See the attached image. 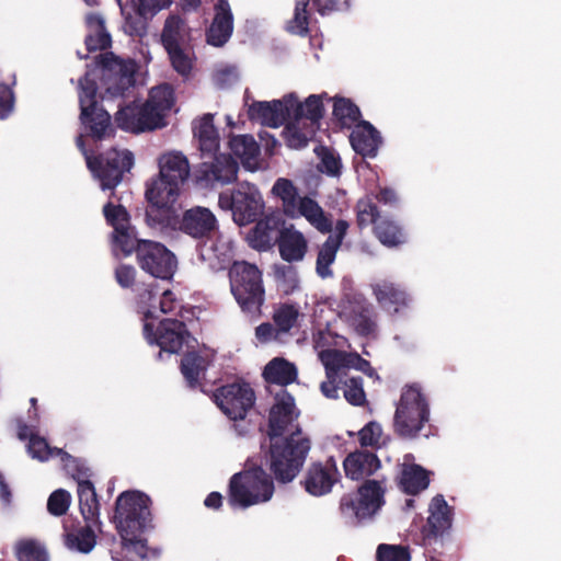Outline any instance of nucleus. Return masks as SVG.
I'll list each match as a JSON object with an SVG mask.
<instances>
[{
    "label": "nucleus",
    "mask_w": 561,
    "mask_h": 561,
    "mask_svg": "<svg viewBox=\"0 0 561 561\" xmlns=\"http://www.w3.org/2000/svg\"><path fill=\"white\" fill-rule=\"evenodd\" d=\"M136 259L139 267L156 278L170 279L176 270L175 255L157 241H142Z\"/></svg>",
    "instance_id": "nucleus-18"
},
{
    "label": "nucleus",
    "mask_w": 561,
    "mask_h": 561,
    "mask_svg": "<svg viewBox=\"0 0 561 561\" xmlns=\"http://www.w3.org/2000/svg\"><path fill=\"white\" fill-rule=\"evenodd\" d=\"M174 105V92L164 83L150 90L141 105L135 103L119 107L115 114L116 125L134 134L154 130L167 125L165 117Z\"/></svg>",
    "instance_id": "nucleus-4"
},
{
    "label": "nucleus",
    "mask_w": 561,
    "mask_h": 561,
    "mask_svg": "<svg viewBox=\"0 0 561 561\" xmlns=\"http://www.w3.org/2000/svg\"><path fill=\"white\" fill-rule=\"evenodd\" d=\"M340 247L341 245H339V240H327L320 247L316 262V271L321 278H328L332 276L333 273L330 266L335 261L336 252Z\"/></svg>",
    "instance_id": "nucleus-45"
},
{
    "label": "nucleus",
    "mask_w": 561,
    "mask_h": 561,
    "mask_svg": "<svg viewBox=\"0 0 561 561\" xmlns=\"http://www.w3.org/2000/svg\"><path fill=\"white\" fill-rule=\"evenodd\" d=\"M381 426L377 422L367 423L358 433L362 446H377L381 437Z\"/></svg>",
    "instance_id": "nucleus-59"
},
{
    "label": "nucleus",
    "mask_w": 561,
    "mask_h": 561,
    "mask_svg": "<svg viewBox=\"0 0 561 561\" xmlns=\"http://www.w3.org/2000/svg\"><path fill=\"white\" fill-rule=\"evenodd\" d=\"M160 310L163 313H172L180 306L175 295L171 290H164L159 300Z\"/></svg>",
    "instance_id": "nucleus-62"
},
{
    "label": "nucleus",
    "mask_w": 561,
    "mask_h": 561,
    "mask_svg": "<svg viewBox=\"0 0 561 561\" xmlns=\"http://www.w3.org/2000/svg\"><path fill=\"white\" fill-rule=\"evenodd\" d=\"M238 161L230 154H216L214 161L204 163V176L211 182L228 184L237 180Z\"/></svg>",
    "instance_id": "nucleus-33"
},
{
    "label": "nucleus",
    "mask_w": 561,
    "mask_h": 561,
    "mask_svg": "<svg viewBox=\"0 0 561 561\" xmlns=\"http://www.w3.org/2000/svg\"><path fill=\"white\" fill-rule=\"evenodd\" d=\"M134 164V154L129 150L112 148L95 157H88V169L100 181L103 191L114 188L122 182L123 176Z\"/></svg>",
    "instance_id": "nucleus-13"
},
{
    "label": "nucleus",
    "mask_w": 561,
    "mask_h": 561,
    "mask_svg": "<svg viewBox=\"0 0 561 561\" xmlns=\"http://www.w3.org/2000/svg\"><path fill=\"white\" fill-rule=\"evenodd\" d=\"M340 479V471L333 457L325 462H312L305 474L301 484L306 492L312 496H322L331 492L333 485Z\"/></svg>",
    "instance_id": "nucleus-22"
},
{
    "label": "nucleus",
    "mask_w": 561,
    "mask_h": 561,
    "mask_svg": "<svg viewBox=\"0 0 561 561\" xmlns=\"http://www.w3.org/2000/svg\"><path fill=\"white\" fill-rule=\"evenodd\" d=\"M356 222L360 229L373 226L374 236L387 248H397L407 242L403 227L388 217H382L377 204L368 196L356 204Z\"/></svg>",
    "instance_id": "nucleus-12"
},
{
    "label": "nucleus",
    "mask_w": 561,
    "mask_h": 561,
    "mask_svg": "<svg viewBox=\"0 0 561 561\" xmlns=\"http://www.w3.org/2000/svg\"><path fill=\"white\" fill-rule=\"evenodd\" d=\"M280 257L288 262H300L308 251V242L305 236L293 228L283 229L277 238Z\"/></svg>",
    "instance_id": "nucleus-32"
},
{
    "label": "nucleus",
    "mask_w": 561,
    "mask_h": 561,
    "mask_svg": "<svg viewBox=\"0 0 561 561\" xmlns=\"http://www.w3.org/2000/svg\"><path fill=\"white\" fill-rule=\"evenodd\" d=\"M380 466L381 463L377 455L368 450L351 453L343 461L345 476L352 480L366 479L373 476Z\"/></svg>",
    "instance_id": "nucleus-30"
},
{
    "label": "nucleus",
    "mask_w": 561,
    "mask_h": 561,
    "mask_svg": "<svg viewBox=\"0 0 561 561\" xmlns=\"http://www.w3.org/2000/svg\"><path fill=\"white\" fill-rule=\"evenodd\" d=\"M430 420L426 398L416 385L407 386L394 413V428L400 437H415Z\"/></svg>",
    "instance_id": "nucleus-10"
},
{
    "label": "nucleus",
    "mask_w": 561,
    "mask_h": 561,
    "mask_svg": "<svg viewBox=\"0 0 561 561\" xmlns=\"http://www.w3.org/2000/svg\"><path fill=\"white\" fill-rule=\"evenodd\" d=\"M137 271L130 264L121 263L115 267L114 277L116 283L124 289H130L136 284Z\"/></svg>",
    "instance_id": "nucleus-58"
},
{
    "label": "nucleus",
    "mask_w": 561,
    "mask_h": 561,
    "mask_svg": "<svg viewBox=\"0 0 561 561\" xmlns=\"http://www.w3.org/2000/svg\"><path fill=\"white\" fill-rule=\"evenodd\" d=\"M159 176L146 190L149 206L148 225L173 226L176 224V202L180 188L190 175V163L181 152H169L159 159Z\"/></svg>",
    "instance_id": "nucleus-1"
},
{
    "label": "nucleus",
    "mask_w": 561,
    "mask_h": 561,
    "mask_svg": "<svg viewBox=\"0 0 561 561\" xmlns=\"http://www.w3.org/2000/svg\"><path fill=\"white\" fill-rule=\"evenodd\" d=\"M70 503V493L64 489H58L49 495L47 511L54 516H62L67 513Z\"/></svg>",
    "instance_id": "nucleus-54"
},
{
    "label": "nucleus",
    "mask_w": 561,
    "mask_h": 561,
    "mask_svg": "<svg viewBox=\"0 0 561 561\" xmlns=\"http://www.w3.org/2000/svg\"><path fill=\"white\" fill-rule=\"evenodd\" d=\"M428 474L420 465H403L399 479L400 489L409 495H416L428 488Z\"/></svg>",
    "instance_id": "nucleus-35"
},
{
    "label": "nucleus",
    "mask_w": 561,
    "mask_h": 561,
    "mask_svg": "<svg viewBox=\"0 0 561 561\" xmlns=\"http://www.w3.org/2000/svg\"><path fill=\"white\" fill-rule=\"evenodd\" d=\"M340 377L333 376L332 378H327L325 381H322L320 385V390L322 394L328 399H337L339 398V379Z\"/></svg>",
    "instance_id": "nucleus-63"
},
{
    "label": "nucleus",
    "mask_w": 561,
    "mask_h": 561,
    "mask_svg": "<svg viewBox=\"0 0 561 561\" xmlns=\"http://www.w3.org/2000/svg\"><path fill=\"white\" fill-rule=\"evenodd\" d=\"M230 290L242 312L259 317L265 302L262 271L247 261H234L228 271Z\"/></svg>",
    "instance_id": "nucleus-6"
},
{
    "label": "nucleus",
    "mask_w": 561,
    "mask_h": 561,
    "mask_svg": "<svg viewBox=\"0 0 561 561\" xmlns=\"http://www.w3.org/2000/svg\"><path fill=\"white\" fill-rule=\"evenodd\" d=\"M15 554L18 561H48V554L45 548L33 539H25L18 542Z\"/></svg>",
    "instance_id": "nucleus-48"
},
{
    "label": "nucleus",
    "mask_w": 561,
    "mask_h": 561,
    "mask_svg": "<svg viewBox=\"0 0 561 561\" xmlns=\"http://www.w3.org/2000/svg\"><path fill=\"white\" fill-rule=\"evenodd\" d=\"M208 366V359L195 351L183 355L180 369L188 388H201L204 391L202 379L205 377Z\"/></svg>",
    "instance_id": "nucleus-34"
},
{
    "label": "nucleus",
    "mask_w": 561,
    "mask_h": 561,
    "mask_svg": "<svg viewBox=\"0 0 561 561\" xmlns=\"http://www.w3.org/2000/svg\"><path fill=\"white\" fill-rule=\"evenodd\" d=\"M173 69L181 76L187 77L193 68V62L184 47L167 49Z\"/></svg>",
    "instance_id": "nucleus-53"
},
{
    "label": "nucleus",
    "mask_w": 561,
    "mask_h": 561,
    "mask_svg": "<svg viewBox=\"0 0 561 561\" xmlns=\"http://www.w3.org/2000/svg\"><path fill=\"white\" fill-rule=\"evenodd\" d=\"M214 400L218 408L233 421L245 419L255 403V393L248 382H232L217 388Z\"/></svg>",
    "instance_id": "nucleus-17"
},
{
    "label": "nucleus",
    "mask_w": 561,
    "mask_h": 561,
    "mask_svg": "<svg viewBox=\"0 0 561 561\" xmlns=\"http://www.w3.org/2000/svg\"><path fill=\"white\" fill-rule=\"evenodd\" d=\"M348 357L350 354L343 352H328L325 358L323 359L327 378H332L333 376L341 377L342 375H346L344 370L347 369V365L351 363Z\"/></svg>",
    "instance_id": "nucleus-51"
},
{
    "label": "nucleus",
    "mask_w": 561,
    "mask_h": 561,
    "mask_svg": "<svg viewBox=\"0 0 561 561\" xmlns=\"http://www.w3.org/2000/svg\"><path fill=\"white\" fill-rule=\"evenodd\" d=\"M295 218L305 217L317 230L322 233L330 232L332 221L325 216L320 205L312 198L304 196L299 198V203Z\"/></svg>",
    "instance_id": "nucleus-37"
},
{
    "label": "nucleus",
    "mask_w": 561,
    "mask_h": 561,
    "mask_svg": "<svg viewBox=\"0 0 561 561\" xmlns=\"http://www.w3.org/2000/svg\"><path fill=\"white\" fill-rule=\"evenodd\" d=\"M280 334L282 332L278 330V328L270 322L261 323L255 329V336L262 343H266L272 340H278Z\"/></svg>",
    "instance_id": "nucleus-61"
},
{
    "label": "nucleus",
    "mask_w": 561,
    "mask_h": 561,
    "mask_svg": "<svg viewBox=\"0 0 561 561\" xmlns=\"http://www.w3.org/2000/svg\"><path fill=\"white\" fill-rule=\"evenodd\" d=\"M340 307L341 313L358 335L368 336L376 331L371 308L363 295L344 294Z\"/></svg>",
    "instance_id": "nucleus-21"
},
{
    "label": "nucleus",
    "mask_w": 561,
    "mask_h": 561,
    "mask_svg": "<svg viewBox=\"0 0 561 561\" xmlns=\"http://www.w3.org/2000/svg\"><path fill=\"white\" fill-rule=\"evenodd\" d=\"M320 171L331 176H339L341 174L342 162L341 158L329 148L323 147L320 153Z\"/></svg>",
    "instance_id": "nucleus-56"
},
{
    "label": "nucleus",
    "mask_w": 561,
    "mask_h": 561,
    "mask_svg": "<svg viewBox=\"0 0 561 561\" xmlns=\"http://www.w3.org/2000/svg\"><path fill=\"white\" fill-rule=\"evenodd\" d=\"M187 38L185 21L178 14L169 15L163 24L161 43L164 49L184 47Z\"/></svg>",
    "instance_id": "nucleus-38"
},
{
    "label": "nucleus",
    "mask_w": 561,
    "mask_h": 561,
    "mask_svg": "<svg viewBox=\"0 0 561 561\" xmlns=\"http://www.w3.org/2000/svg\"><path fill=\"white\" fill-rule=\"evenodd\" d=\"M80 122L87 135L94 140H103L113 135L111 115L98 101V84L90 72L79 81Z\"/></svg>",
    "instance_id": "nucleus-8"
},
{
    "label": "nucleus",
    "mask_w": 561,
    "mask_h": 561,
    "mask_svg": "<svg viewBox=\"0 0 561 561\" xmlns=\"http://www.w3.org/2000/svg\"><path fill=\"white\" fill-rule=\"evenodd\" d=\"M88 470H79L76 477L78 481V499L80 512L87 523L100 525V502L93 483L88 479Z\"/></svg>",
    "instance_id": "nucleus-29"
},
{
    "label": "nucleus",
    "mask_w": 561,
    "mask_h": 561,
    "mask_svg": "<svg viewBox=\"0 0 561 561\" xmlns=\"http://www.w3.org/2000/svg\"><path fill=\"white\" fill-rule=\"evenodd\" d=\"M276 402L270 410L268 436L271 439L283 437L288 426L298 417L294 397L283 390L276 396Z\"/></svg>",
    "instance_id": "nucleus-24"
},
{
    "label": "nucleus",
    "mask_w": 561,
    "mask_h": 561,
    "mask_svg": "<svg viewBox=\"0 0 561 561\" xmlns=\"http://www.w3.org/2000/svg\"><path fill=\"white\" fill-rule=\"evenodd\" d=\"M377 561H411L409 547L381 543L377 548Z\"/></svg>",
    "instance_id": "nucleus-52"
},
{
    "label": "nucleus",
    "mask_w": 561,
    "mask_h": 561,
    "mask_svg": "<svg viewBox=\"0 0 561 561\" xmlns=\"http://www.w3.org/2000/svg\"><path fill=\"white\" fill-rule=\"evenodd\" d=\"M14 93L12 88L0 82V119H5L14 108Z\"/></svg>",
    "instance_id": "nucleus-60"
},
{
    "label": "nucleus",
    "mask_w": 561,
    "mask_h": 561,
    "mask_svg": "<svg viewBox=\"0 0 561 561\" xmlns=\"http://www.w3.org/2000/svg\"><path fill=\"white\" fill-rule=\"evenodd\" d=\"M289 119L290 122L283 130L287 146L294 149L306 147L318 129L312 127V124H307V122Z\"/></svg>",
    "instance_id": "nucleus-41"
},
{
    "label": "nucleus",
    "mask_w": 561,
    "mask_h": 561,
    "mask_svg": "<svg viewBox=\"0 0 561 561\" xmlns=\"http://www.w3.org/2000/svg\"><path fill=\"white\" fill-rule=\"evenodd\" d=\"M144 334L150 343L160 346L161 351L173 354H178L191 337L186 324L178 319L161 320L156 331L153 324L146 322Z\"/></svg>",
    "instance_id": "nucleus-19"
},
{
    "label": "nucleus",
    "mask_w": 561,
    "mask_h": 561,
    "mask_svg": "<svg viewBox=\"0 0 561 561\" xmlns=\"http://www.w3.org/2000/svg\"><path fill=\"white\" fill-rule=\"evenodd\" d=\"M310 0H296L294 16L287 22L286 30L291 34L307 36L309 34V12Z\"/></svg>",
    "instance_id": "nucleus-47"
},
{
    "label": "nucleus",
    "mask_w": 561,
    "mask_h": 561,
    "mask_svg": "<svg viewBox=\"0 0 561 561\" xmlns=\"http://www.w3.org/2000/svg\"><path fill=\"white\" fill-rule=\"evenodd\" d=\"M373 294L379 306L391 314L408 308L410 302L407 291L399 284L389 280H381L373 285Z\"/></svg>",
    "instance_id": "nucleus-27"
},
{
    "label": "nucleus",
    "mask_w": 561,
    "mask_h": 561,
    "mask_svg": "<svg viewBox=\"0 0 561 561\" xmlns=\"http://www.w3.org/2000/svg\"><path fill=\"white\" fill-rule=\"evenodd\" d=\"M287 103H289L291 118L307 122V124H312V127L319 129L320 121L324 115L322 95L311 94L301 103L294 94H288Z\"/></svg>",
    "instance_id": "nucleus-31"
},
{
    "label": "nucleus",
    "mask_w": 561,
    "mask_h": 561,
    "mask_svg": "<svg viewBox=\"0 0 561 561\" xmlns=\"http://www.w3.org/2000/svg\"><path fill=\"white\" fill-rule=\"evenodd\" d=\"M88 51L104 50L112 45V38L105 27L91 31L84 39Z\"/></svg>",
    "instance_id": "nucleus-57"
},
{
    "label": "nucleus",
    "mask_w": 561,
    "mask_h": 561,
    "mask_svg": "<svg viewBox=\"0 0 561 561\" xmlns=\"http://www.w3.org/2000/svg\"><path fill=\"white\" fill-rule=\"evenodd\" d=\"M92 523L68 530L65 535V545L82 553L90 552L96 542V536L92 529Z\"/></svg>",
    "instance_id": "nucleus-43"
},
{
    "label": "nucleus",
    "mask_w": 561,
    "mask_h": 561,
    "mask_svg": "<svg viewBox=\"0 0 561 561\" xmlns=\"http://www.w3.org/2000/svg\"><path fill=\"white\" fill-rule=\"evenodd\" d=\"M180 206L176 204V224L173 226L164 225H149L150 227L160 228H179L185 234L195 238L203 239L209 238L217 229V219L215 215L206 207L196 206L185 210L180 218L179 215Z\"/></svg>",
    "instance_id": "nucleus-20"
},
{
    "label": "nucleus",
    "mask_w": 561,
    "mask_h": 561,
    "mask_svg": "<svg viewBox=\"0 0 561 561\" xmlns=\"http://www.w3.org/2000/svg\"><path fill=\"white\" fill-rule=\"evenodd\" d=\"M385 490L377 480H366L356 493H347L341 497L340 512L346 523L357 526L371 518L383 505Z\"/></svg>",
    "instance_id": "nucleus-11"
},
{
    "label": "nucleus",
    "mask_w": 561,
    "mask_h": 561,
    "mask_svg": "<svg viewBox=\"0 0 561 561\" xmlns=\"http://www.w3.org/2000/svg\"><path fill=\"white\" fill-rule=\"evenodd\" d=\"M150 497L140 491H124L115 502L113 520L123 547L140 558H147L148 545L144 535L153 529Z\"/></svg>",
    "instance_id": "nucleus-2"
},
{
    "label": "nucleus",
    "mask_w": 561,
    "mask_h": 561,
    "mask_svg": "<svg viewBox=\"0 0 561 561\" xmlns=\"http://www.w3.org/2000/svg\"><path fill=\"white\" fill-rule=\"evenodd\" d=\"M28 455L38 461H46L51 457V447L39 435H32L26 445Z\"/></svg>",
    "instance_id": "nucleus-55"
},
{
    "label": "nucleus",
    "mask_w": 561,
    "mask_h": 561,
    "mask_svg": "<svg viewBox=\"0 0 561 561\" xmlns=\"http://www.w3.org/2000/svg\"><path fill=\"white\" fill-rule=\"evenodd\" d=\"M354 151L364 158H375L382 142L380 133L367 121L359 122L350 135Z\"/></svg>",
    "instance_id": "nucleus-28"
},
{
    "label": "nucleus",
    "mask_w": 561,
    "mask_h": 561,
    "mask_svg": "<svg viewBox=\"0 0 561 561\" xmlns=\"http://www.w3.org/2000/svg\"><path fill=\"white\" fill-rule=\"evenodd\" d=\"M263 377L268 383L287 386L297 379V368L285 358L275 357L264 367Z\"/></svg>",
    "instance_id": "nucleus-36"
},
{
    "label": "nucleus",
    "mask_w": 561,
    "mask_h": 561,
    "mask_svg": "<svg viewBox=\"0 0 561 561\" xmlns=\"http://www.w3.org/2000/svg\"><path fill=\"white\" fill-rule=\"evenodd\" d=\"M103 215L106 224L113 228L111 243L113 251H119L125 256L137 254L138 248L146 239H140L136 228L130 222V215L127 209L118 204L108 201L103 206Z\"/></svg>",
    "instance_id": "nucleus-15"
},
{
    "label": "nucleus",
    "mask_w": 561,
    "mask_h": 561,
    "mask_svg": "<svg viewBox=\"0 0 561 561\" xmlns=\"http://www.w3.org/2000/svg\"><path fill=\"white\" fill-rule=\"evenodd\" d=\"M375 199L378 203H382L385 205H396L398 202L397 193L389 187H382L375 194Z\"/></svg>",
    "instance_id": "nucleus-64"
},
{
    "label": "nucleus",
    "mask_w": 561,
    "mask_h": 561,
    "mask_svg": "<svg viewBox=\"0 0 561 561\" xmlns=\"http://www.w3.org/2000/svg\"><path fill=\"white\" fill-rule=\"evenodd\" d=\"M229 148L243 165H251L260 153V147L251 135L232 136L229 140Z\"/></svg>",
    "instance_id": "nucleus-42"
},
{
    "label": "nucleus",
    "mask_w": 561,
    "mask_h": 561,
    "mask_svg": "<svg viewBox=\"0 0 561 561\" xmlns=\"http://www.w3.org/2000/svg\"><path fill=\"white\" fill-rule=\"evenodd\" d=\"M285 219L280 210L266 214L257 220L249 232L248 240L251 248L257 251H266L277 242L280 231L286 229Z\"/></svg>",
    "instance_id": "nucleus-23"
},
{
    "label": "nucleus",
    "mask_w": 561,
    "mask_h": 561,
    "mask_svg": "<svg viewBox=\"0 0 561 561\" xmlns=\"http://www.w3.org/2000/svg\"><path fill=\"white\" fill-rule=\"evenodd\" d=\"M218 205L221 209L232 211L233 221L238 226L255 222L264 206L260 192L249 183L240 184L231 192L220 193Z\"/></svg>",
    "instance_id": "nucleus-14"
},
{
    "label": "nucleus",
    "mask_w": 561,
    "mask_h": 561,
    "mask_svg": "<svg viewBox=\"0 0 561 561\" xmlns=\"http://www.w3.org/2000/svg\"><path fill=\"white\" fill-rule=\"evenodd\" d=\"M278 288L285 294H293L299 286V277L296 267L291 265H278L274 271Z\"/></svg>",
    "instance_id": "nucleus-49"
},
{
    "label": "nucleus",
    "mask_w": 561,
    "mask_h": 561,
    "mask_svg": "<svg viewBox=\"0 0 561 561\" xmlns=\"http://www.w3.org/2000/svg\"><path fill=\"white\" fill-rule=\"evenodd\" d=\"M233 32V14L228 0H218L215 16L206 31L207 43L215 47L224 46Z\"/></svg>",
    "instance_id": "nucleus-26"
},
{
    "label": "nucleus",
    "mask_w": 561,
    "mask_h": 561,
    "mask_svg": "<svg viewBox=\"0 0 561 561\" xmlns=\"http://www.w3.org/2000/svg\"><path fill=\"white\" fill-rule=\"evenodd\" d=\"M248 114L250 119L260 121L262 125L273 128L282 126L291 118L287 95L282 100H274L272 102H253L249 107Z\"/></svg>",
    "instance_id": "nucleus-25"
},
{
    "label": "nucleus",
    "mask_w": 561,
    "mask_h": 561,
    "mask_svg": "<svg viewBox=\"0 0 561 561\" xmlns=\"http://www.w3.org/2000/svg\"><path fill=\"white\" fill-rule=\"evenodd\" d=\"M275 486L273 477L261 466H253L234 473L228 485V504L232 507L248 508L270 501Z\"/></svg>",
    "instance_id": "nucleus-7"
},
{
    "label": "nucleus",
    "mask_w": 561,
    "mask_h": 561,
    "mask_svg": "<svg viewBox=\"0 0 561 561\" xmlns=\"http://www.w3.org/2000/svg\"><path fill=\"white\" fill-rule=\"evenodd\" d=\"M95 68L99 70L104 98H124L134 88L137 65L131 59H122L111 51L95 57Z\"/></svg>",
    "instance_id": "nucleus-9"
},
{
    "label": "nucleus",
    "mask_w": 561,
    "mask_h": 561,
    "mask_svg": "<svg viewBox=\"0 0 561 561\" xmlns=\"http://www.w3.org/2000/svg\"><path fill=\"white\" fill-rule=\"evenodd\" d=\"M343 394L345 400L355 407H363L367 403L364 382L360 376L350 377L343 382Z\"/></svg>",
    "instance_id": "nucleus-50"
},
{
    "label": "nucleus",
    "mask_w": 561,
    "mask_h": 561,
    "mask_svg": "<svg viewBox=\"0 0 561 561\" xmlns=\"http://www.w3.org/2000/svg\"><path fill=\"white\" fill-rule=\"evenodd\" d=\"M194 136L198 138L203 153H215L219 149V135L214 125V116L205 114L194 127Z\"/></svg>",
    "instance_id": "nucleus-40"
},
{
    "label": "nucleus",
    "mask_w": 561,
    "mask_h": 561,
    "mask_svg": "<svg viewBox=\"0 0 561 561\" xmlns=\"http://www.w3.org/2000/svg\"><path fill=\"white\" fill-rule=\"evenodd\" d=\"M454 511L442 494L428 505V516L420 534L412 541L424 548L427 561H459L460 548L450 535Z\"/></svg>",
    "instance_id": "nucleus-3"
},
{
    "label": "nucleus",
    "mask_w": 561,
    "mask_h": 561,
    "mask_svg": "<svg viewBox=\"0 0 561 561\" xmlns=\"http://www.w3.org/2000/svg\"><path fill=\"white\" fill-rule=\"evenodd\" d=\"M272 194L282 202V214L295 218L299 198L298 188L291 180L279 178L272 187Z\"/></svg>",
    "instance_id": "nucleus-39"
},
{
    "label": "nucleus",
    "mask_w": 561,
    "mask_h": 561,
    "mask_svg": "<svg viewBox=\"0 0 561 561\" xmlns=\"http://www.w3.org/2000/svg\"><path fill=\"white\" fill-rule=\"evenodd\" d=\"M173 0H126L121 2L123 31L131 37H144L148 33L149 22Z\"/></svg>",
    "instance_id": "nucleus-16"
},
{
    "label": "nucleus",
    "mask_w": 561,
    "mask_h": 561,
    "mask_svg": "<svg viewBox=\"0 0 561 561\" xmlns=\"http://www.w3.org/2000/svg\"><path fill=\"white\" fill-rule=\"evenodd\" d=\"M311 448L308 437L301 435V428L287 437L271 439L267 465L273 478L280 484L290 483L301 471Z\"/></svg>",
    "instance_id": "nucleus-5"
},
{
    "label": "nucleus",
    "mask_w": 561,
    "mask_h": 561,
    "mask_svg": "<svg viewBox=\"0 0 561 561\" xmlns=\"http://www.w3.org/2000/svg\"><path fill=\"white\" fill-rule=\"evenodd\" d=\"M333 116L341 128L350 129L362 122L359 107L346 98H334Z\"/></svg>",
    "instance_id": "nucleus-44"
},
{
    "label": "nucleus",
    "mask_w": 561,
    "mask_h": 561,
    "mask_svg": "<svg viewBox=\"0 0 561 561\" xmlns=\"http://www.w3.org/2000/svg\"><path fill=\"white\" fill-rule=\"evenodd\" d=\"M299 317V308L294 304H280L275 308L273 322L283 333H288L296 327Z\"/></svg>",
    "instance_id": "nucleus-46"
}]
</instances>
